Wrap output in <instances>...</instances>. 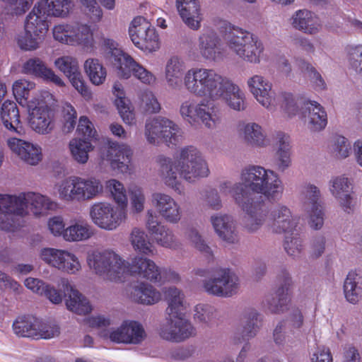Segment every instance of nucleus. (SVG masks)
<instances>
[{
    "instance_id": "obj_1",
    "label": "nucleus",
    "mask_w": 362,
    "mask_h": 362,
    "mask_svg": "<svg viewBox=\"0 0 362 362\" xmlns=\"http://www.w3.org/2000/svg\"><path fill=\"white\" fill-rule=\"evenodd\" d=\"M184 80L185 88L189 93L209 100L202 99L199 102L187 100L181 103L180 115L191 126L202 124L208 129L216 128L221 117L212 102L221 100L235 111H243L247 107L244 90L214 69L190 68Z\"/></svg>"
},
{
    "instance_id": "obj_2",
    "label": "nucleus",
    "mask_w": 362,
    "mask_h": 362,
    "mask_svg": "<svg viewBox=\"0 0 362 362\" xmlns=\"http://www.w3.org/2000/svg\"><path fill=\"white\" fill-rule=\"evenodd\" d=\"M240 177V182H220L218 190L223 196L232 197L235 204L245 213L243 228L254 233L264 226L267 216L263 196L269 200L279 199L284 189V184L276 172L261 165L245 167Z\"/></svg>"
},
{
    "instance_id": "obj_3",
    "label": "nucleus",
    "mask_w": 362,
    "mask_h": 362,
    "mask_svg": "<svg viewBox=\"0 0 362 362\" xmlns=\"http://www.w3.org/2000/svg\"><path fill=\"white\" fill-rule=\"evenodd\" d=\"M87 263L96 274L115 282L123 281L129 274L155 283L159 269L156 264L148 258L135 256L129 262L111 250L88 253Z\"/></svg>"
},
{
    "instance_id": "obj_4",
    "label": "nucleus",
    "mask_w": 362,
    "mask_h": 362,
    "mask_svg": "<svg viewBox=\"0 0 362 362\" xmlns=\"http://www.w3.org/2000/svg\"><path fill=\"white\" fill-rule=\"evenodd\" d=\"M159 176L163 183L181 193L178 175L189 182L209 176L210 170L202 153L192 146L180 149L175 160L164 156L158 157Z\"/></svg>"
},
{
    "instance_id": "obj_5",
    "label": "nucleus",
    "mask_w": 362,
    "mask_h": 362,
    "mask_svg": "<svg viewBox=\"0 0 362 362\" xmlns=\"http://www.w3.org/2000/svg\"><path fill=\"white\" fill-rule=\"evenodd\" d=\"M56 204L47 196L33 192L18 194H0V211L3 212L0 226L14 232L23 226V218L30 212L36 217L45 216Z\"/></svg>"
},
{
    "instance_id": "obj_6",
    "label": "nucleus",
    "mask_w": 362,
    "mask_h": 362,
    "mask_svg": "<svg viewBox=\"0 0 362 362\" xmlns=\"http://www.w3.org/2000/svg\"><path fill=\"white\" fill-rule=\"evenodd\" d=\"M211 23L219 31L226 47L233 55L246 63H260L264 46L257 36L218 16L211 18Z\"/></svg>"
},
{
    "instance_id": "obj_7",
    "label": "nucleus",
    "mask_w": 362,
    "mask_h": 362,
    "mask_svg": "<svg viewBox=\"0 0 362 362\" xmlns=\"http://www.w3.org/2000/svg\"><path fill=\"white\" fill-rule=\"evenodd\" d=\"M59 199L66 203L89 202L99 197L103 192L100 179L90 177L72 175L55 185Z\"/></svg>"
},
{
    "instance_id": "obj_8",
    "label": "nucleus",
    "mask_w": 362,
    "mask_h": 362,
    "mask_svg": "<svg viewBox=\"0 0 362 362\" xmlns=\"http://www.w3.org/2000/svg\"><path fill=\"white\" fill-rule=\"evenodd\" d=\"M73 0H40L25 18L24 30L45 36L49 17L66 18L74 8Z\"/></svg>"
},
{
    "instance_id": "obj_9",
    "label": "nucleus",
    "mask_w": 362,
    "mask_h": 362,
    "mask_svg": "<svg viewBox=\"0 0 362 362\" xmlns=\"http://www.w3.org/2000/svg\"><path fill=\"white\" fill-rule=\"evenodd\" d=\"M182 130L173 120L165 117H155L146 120L144 135L147 141L153 145L164 142L175 145L182 138Z\"/></svg>"
},
{
    "instance_id": "obj_10",
    "label": "nucleus",
    "mask_w": 362,
    "mask_h": 362,
    "mask_svg": "<svg viewBox=\"0 0 362 362\" xmlns=\"http://www.w3.org/2000/svg\"><path fill=\"white\" fill-rule=\"evenodd\" d=\"M89 217L100 229L112 231L127 218V209L108 202H97L90 206Z\"/></svg>"
},
{
    "instance_id": "obj_11",
    "label": "nucleus",
    "mask_w": 362,
    "mask_h": 362,
    "mask_svg": "<svg viewBox=\"0 0 362 362\" xmlns=\"http://www.w3.org/2000/svg\"><path fill=\"white\" fill-rule=\"evenodd\" d=\"M240 288L238 276L228 268L214 269L209 277L203 281V288L210 295L228 298L238 293Z\"/></svg>"
},
{
    "instance_id": "obj_12",
    "label": "nucleus",
    "mask_w": 362,
    "mask_h": 362,
    "mask_svg": "<svg viewBox=\"0 0 362 362\" xmlns=\"http://www.w3.org/2000/svg\"><path fill=\"white\" fill-rule=\"evenodd\" d=\"M159 336L172 342H182L196 336L197 330L185 314L165 316L158 328Z\"/></svg>"
},
{
    "instance_id": "obj_13",
    "label": "nucleus",
    "mask_w": 362,
    "mask_h": 362,
    "mask_svg": "<svg viewBox=\"0 0 362 362\" xmlns=\"http://www.w3.org/2000/svg\"><path fill=\"white\" fill-rule=\"evenodd\" d=\"M129 34L134 45L141 50L154 52L159 48V38L156 29L142 16L132 20Z\"/></svg>"
},
{
    "instance_id": "obj_14",
    "label": "nucleus",
    "mask_w": 362,
    "mask_h": 362,
    "mask_svg": "<svg viewBox=\"0 0 362 362\" xmlns=\"http://www.w3.org/2000/svg\"><path fill=\"white\" fill-rule=\"evenodd\" d=\"M247 86L256 101L269 111H274L278 105L277 95L273 83L260 74H255L247 80Z\"/></svg>"
},
{
    "instance_id": "obj_15",
    "label": "nucleus",
    "mask_w": 362,
    "mask_h": 362,
    "mask_svg": "<svg viewBox=\"0 0 362 362\" xmlns=\"http://www.w3.org/2000/svg\"><path fill=\"white\" fill-rule=\"evenodd\" d=\"M103 337L116 344L138 345L145 340L146 333L139 322L126 320L119 327L107 329Z\"/></svg>"
},
{
    "instance_id": "obj_16",
    "label": "nucleus",
    "mask_w": 362,
    "mask_h": 362,
    "mask_svg": "<svg viewBox=\"0 0 362 362\" xmlns=\"http://www.w3.org/2000/svg\"><path fill=\"white\" fill-rule=\"evenodd\" d=\"M197 49L200 56L207 62H218L223 59L224 52L221 47V39L211 27H204L199 35Z\"/></svg>"
},
{
    "instance_id": "obj_17",
    "label": "nucleus",
    "mask_w": 362,
    "mask_h": 362,
    "mask_svg": "<svg viewBox=\"0 0 362 362\" xmlns=\"http://www.w3.org/2000/svg\"><path fill=\"white\" fill-rule=\"evenodd\" d=\"M28 124L39 134H49L55 127L54 113L42 102H39L37 105L32 103L28 105Z\"/></svg>"
},
{
    "instance_id": "obj_18",
    "label": "nucleus",
    "mask_w": 362,
    "mask_h": 362,
    "mask_svg": "<svg viewBox=\"0 0 362 362\" xmlns=\"http://www.w3.org/2000/svg\"><path fill=\"white\" fill-rule=\"evenodd\" d=\"M264 209L267 211L266 218L268 217L267 226L272 233L277 234L288 233L296 227L297 218L293 216L291 209L286 206L277 204L268 211L264 204Z\"/></svg>"
},
{
    "instance_id": "obj_19",
    "label": "nucleus",
    "mask_w": 362,
    "mask_h": 362,
    "mask_svg": "<svg viewBox=\"0 0 362 362\" xmlns=\"http://www.w3.org/2000/svg\"><path fill=\"white\" fill-rule=\"evenodd\" d=\"M151 204L158 215L167 223H178L182 217L180 204L170 194L164 192H153Z\"/></svg>"
},
{
    "instance_id": "obj_20",
    "label": "nucleus",
    "mask_w": 362,
    "mask_h": 362,
    "mask_svg": "<svg viewBox=\"0 0 362 362\" xmlns=\"http://www.w3.org/2000/svg\"><path fill=\"white\" fill-rule=\"evenodd\" d=\"M330 194L347 214L354 211L355 201L351 180L344 175L332 177L328 182Z\"/></svg>"
},
{
    "instance_id": "obj_21",
    "label": "nucleus",
    "mask_w": 362,
    "mask_h": 362,
    "mask_svg": "<svg viewBox=\"0 0 362 362\" xmlns=\"http://www.w3.org/2000/svg\"><path fill=\"white\" fill-rule=\"evenodd\" d=\"M146 216V228L158 245L173 250L179 247V243L173 230L162 224L152 210H148Z\"/></svg>"
},
{
    "instance_id": "obj_22",
    "label": "nucleus",
    "mask_w": 362,
    "mask_h": 362,
    "mask_svg": "<svg viewBox=\"0 0 362 362\" xmlns=\"http://www.w3.org/2000/svg\"><path fill=\"white\" fill-rule=\"evenodd\" d=\"M8 149L25 163L35 166L42 160V148L36 144L16 137L6 140Z\"/></svg>"
},
{
    "instance_id": "obj_23",
    "label": "nucleus",
    "mask_w": 362,
    "mask_h": 362,
    "mask_svg": "<svg viewBox=\"0 0 362 362\" xmlns=\"http://www.w3.org/2000/svg\"><path fill=\"white\" fill-rule=\"evenodd\" d=\"M276 297H267L266 303L268 309L274 313L283 312L291 300L293 281L290 274L282 271L277 277Z\"/></svg>"
},
{
    "instance_id": "obj_24",
    "label": "nucleus",
    "mask_w": 362,
    "mask_h": 362,
    "mask_svg": "<svg viewBox=\"0 0 362 362\" xmlns=\"http://www.w3.org/2000/svg\"><path fill=\"white\" fill-rule=\"evenodd\" d=\"M210 223L218 238L227 244L239 241V233L235 218L228 214L217 213L211 216Z\"/></svg>"
},
{
    "instance_id": "obj_25",
    "label": "nucleus",
    "mask_w": 362,
    "mask_h": 362,
    "mask_svg": "<svg viewBox=\"0 0 362 362\" xmlns=\"http://www.w3.org/2000/svg\"><path fill=\"white\" fill-rule=\"evenodd\" d=\"M262 322V316L254 308H246L242 313L240 327L237 331L233 340L235 343L248 342L255 338L259 332Z\"/></svg>"
},
{
    "instance_id": "obj_26",
    "label": "nucleus",
    "mask_w": 362,
    "mask_h": 362,
    "mask_svg": "<svg viewBox=\"0 0 362 362\" xmlns=\"http://www.w3.org/2000/svg\"><path fill=\"white\" fill-rule=\"evenodd\" d=\"M122 63L116 69L119 77L128 79L133 76L145 85H153L156 81V76L144 66L136 62L130 55H122Z\"/></svg>"
},
{
    "instance_id": "obj_27",
    "label": "nucleus",
    "mask_w": 362,
    "mask_h": 362,
    "mask_svg": "<svg viewBox=\"0 0 362 362\" xmlns=\"http://www.w3.org/2000/svg\"><path fill=\"white\" fill-rule=\"evenodd\" d=\"M289 23L296 30L309 35H317L322 29V23L319 16L307 8L293 12L289 18Z\"/></svg>"
},
{
    "instance_id": "obj_28",
    "label": "nucleus",
    "mask_w": 362,
    "mask_h": 362,
    "mask_svg": "<svg viewBox=\"0 0 362 362\" xmlns=\"http://www.w3.org/2000/svg\"><path fill=\"white\" fill-rule=\"evenodd\" d=\"M300 119L311 132H319L327 124V114L325 108L314 100H309L305 103L300 112Z\"/></svg>"
},
{
    "instance_id": "obj_29",
    "label": "nucleus",
    "mask_w": 362,
    "mask_h": 362,
    "mask_svg": "<svg viewBox=\"0 0 362 362\" xmlns=\"http://www.w3.org/2000/svg\"><path fill=\"white\" fill-rule=\"evenodd\" d=\"M60 285L64 296H67L65 303L69 310L81 315H87L92 311L93 308L89 300L76 290L68 279L62 278L60 280Z\"/></svg>"
},
{
    "instance_id": "obj_30",
    "label": "nucleus",
    "mask_w": 362,
    "mask_h": 362,
    "mask_svg": "<svg viewBox=\"0 0 362 362\" xmlns=\"http://www.w3.org/2000/svg\"><path fill=\"white\" fill-rule=\"evenodd\" d=\"M176 8L183 23L191 30H198L203 20L199 0H176Z\"/></svg>"
},
{
    "instance_id": "obj_31",
    "label": "nucleus",
    "mask_w": 362,
    "mask_h": 362,
    "mask_svg": "<svg viewBox=\"0 0 362 362\" xmlns=\"http://www.w3.org/2000/svg\"><path fill=\"white\" fill-rule=\"evenodd\" d=\"M22 72L38 77L47 83H52L59 87L65 86L62 78L39 58H31L27 60L22 66Z\"/></svg>"
},
{
    "instance_id": "obj_32",
    "label": "nucleus",
    "mask_w": 362,
    "mask_h": 362,
    "mask_svg": "<svg viewBox=\"0 0 362 362\" xmlns=\"http://www.w3.org/2000/svg\"><path fill=\"white\" fill-rule=\"evenodd\" d=\"M132 155L133 152L130 146L121 144L108 148L106 153L103 156V159L109 160L114 170L127 173L130 171Z\"/></svg>"
},
{
    "instance_id": "obj_33",
    "label": "nucleus",
    "mask_w": 362,
    "mask_h": 362,
    "mask_svg": "<svg viewBox=\"0 0 362 362\" xmlns=\"http://www.w3.org/2000/svg\"><path fill=\"white\" fill-rule=\"evenodd\" d=\"M240 136L243 141L250 146L265 148L270 144L265 129L258 123L247 122L239 129Z\"/></svg>"
},
{
    "instance_id": "obj_34",
    "label": "nucleus",
    "mask_w": 362,
    "mask_h": 362,
    "mask_svg": "<svg viewBox=\"0 0 362 362\" xmlns=\"http://www.w3.org/2000/svg\"><path fill=\"white\" fill-rule=\"evenodd\" d=\"M185 62L177 56H173L168 59L165 66V78L168 86L173 90H180L185 86L184 78L186 73Z\"/></svg>"
},
{
    "instance_id": "obj_35",
    "label": "nucleus",
    "mask_w": 362,
    "mask_h": 362,
    "mask_svg": "<svg viewBox=\"0 0 362 362\" xmlns=\"http://www.w3.org/2000/svg\"><path fill=\"white\" fill-rule=\"evenodd\" d=\"M64 233V240L69 243L85 241L94 234L92 226L82 216L71 219Z\"/></svg>"
},
{
    "instance_id": "obj_36",
    "label": "nucleus",
    "mask_w": 362,
    "mask_h": 362,
    "mask_svg": "<svg viewBox=\"0 0 362 362\" xmlns=\"http://www.w3.org/2000/svg\"><path fill=\"white\" fill-rule=\"evenodd\" d=\"M129 296L132 301L145 305L156 304L162 298L161 293L157 288L145 282L132 286Z\"/></svg>"
},
{
    "instance_id": "obj_37",
    "label": "nucleus",
    "mask_w": 362,
    "mask_h": 362,
    "mask_svg": "<svg viewBox=\"0 0 362 362\" xmlns=\"http://www.w3.org/2000/svg\"><path fill=\"white\" fill-rule=\"evenodd\" d=\"M163 291L168 305L165 316L184 314L188 308L184 292L173 286L164 288Z\"/></svg>"
},
{
    "instance_id": "obj_38",
    "label": "nucleus",
    "mask_w": 362,
    "mask_h": 362,
    "mask_svg": "<svg viewBox=\"0 0 362 362\" xmlns=\"http://www.w3.org/2000/svg\"><path fill=\"white\" fill-rule=\"evenodd\" d=\"M0 117L4 127L11 133L21 134L23 127L21 124L19 110L16 104L6 100L1 105Z\"/></svg>"
},
{
    "instance_id": "obj_39",
    "label": "nucleus",
    "mask_w": 362,
    "mask_h": 362,
    "mask_svg": "<svg viewBox=\"0 0 362 362\" xmlns=\"http://www.w3.org/2000/svg\"><path fill=\"white\" fill-rule=\"evenodd\" d=\"M71 45L89 49L94 47L93 33L90 26L78 21L71 22Z\"/></svg>"
},
{
    "instance_id": "obj_40",
    "label": "nucleus",
    "mask_w": 362,
    "mask_h": 362,
    "mask_svg": "<svg viewBox=\"0 0 362 362\" xmlns=\"http://www.w3.org/2000/svg\"><path fill=\"white\" fill-rule=\"evenodd\" d=\"M344 293L346 300L354 305L362 298L361 276L356 272L348 273L344 283Z\"/></svg>"
},
{
    "instance_id": "obj_41",
    "label": "nucleus",
    "mask_w": 362,
    "mask_h": 362,
    "mask_svg": "<svg viewBox=\"0 0 362 362\" xmlns=\"http://www.w3.org/2000/svg\"><path fill=\"white\" fill-rule=\"evenodd\" d=\"M129 241L134 250L138 252L148 256L153 255L156 253V249L148 239L147 234L141 228H134L132 229Z\"/></svg>"
},
{
    "instance_id": "obj_42",
    "label": "nucleus",
    "mask_w": 362,
    "mask_h": 362,
    "mask_svg": "<svg viewBox=\"0 0 362 362\" xmlns=\"http://www.w3.org/2000/svg\"><path fill=\"white\" fill-rule=\"evenodd\" d=\"M40 322L32 316H20L13 323L14 333L19 337L35 338Z\"/></svg>"
},
{
    "instance_id": "obj_43",
    "label": "nucleus",
    "mask_w": 362,
    "mask_h": 362,
    "mask_svg": "<svg viewBox=\"0 0 362 362\" xmlns=\"http://www.w3.org/2000/svg\"><path fill=\"white\" fill-rule=\"evenodd\" d=\"M69 147L72 158L80 164H85L88 162V153L94 148L90 141L78 138L71 139Z\"/></svg>"
},
{
    "instance_id": "obj_44",
    "label": "nucleus",
    "mask_w": 362,
    "mask_h": 362,
    "mask_svg": "<svg viewBox=\"0 0 362 362\" xmlns=\"http://www.w3.org/2000/svg\"><path fill=\"white\" fill-rule=\"evenodd\" d=\"M84 69L93 84L99 86L105 81L107 77L106 69L98 59L89 58L86 59L84 63Z\"/></svg>"
},
{
    "instance_id": "obj_45",
    "label": "nucleus",
    "mask_w": 362,
    "mask_h": 362,
    "mask_svg": "<svg viewBox=\"0 0 362 362\" xmlns=\"http://www.w3.org/2000/svg\"><path fill=\"white\" fill-rule=\"evenodd\" d=\"M321 196V192L318 187L310 183L305 185L300 191L303 209L322 206Z\"/></svg>"
},
{
    "instance_id": "obj_46",
    "label": "nucleus",
    "mask_w": 362,
    "mask_h": 362,
    "mask_svg": "<svg viewBox=\"0 0 362 362\" xmlns=\"http://www.w3.org/2000/svg\"><path fill=\"white\" fill-rule=\"evenodd\" d=\"M185 237L190 244L207 259H211L214 257V252L211 247L206 243L200 233L194 228L187 230Z\"/></svg>"
},
{
    "instance_id": "obj_47",
    "label": "nucleus",
    "mask_w": 362,
    "mask_h": 362,
    "mask_svg": "<svg viewBox=\"0 0 362 362\" xmlns=\"http://www.w3.org/2000/svg\"><path fill=\"white\" fill-rule=\"evenodd\" d=\"M35 82L26 79H19L13 83L12 89L13 95L18 103L21 105H28L33 103H28V101L30 92L35 89Z\"/></svg>"
},
{
    "instance_id": "obj_48",
    "label": "nucleus",
    "mask_w": 362,
    "mask_h": 362,
    "mask_svg": "<svg viewBox=\"0 0 362 362\" xmlns=\"http://www.w3.org/2000/svg\"><path fill=\"white\" fill-rule=\"evenodd\" d=\"M57 270L69 274H76L81 270V264L75 254L67 250H64Z\"/></svg>"
},
{
    "instance_id": "obj_49",
    "label": "nucleus",
    "mask_w": 362,
    "mask_h": 362,
    "mask_svg": "<svg viewBox=\"0 0 362 362\" xmlns=\"http://www.w3.org/2000/svg\"><path fill=\"white\" fill-rule=\"evenodd\" d=\"M105 187L117 206L127 209L128 199L123 184L115 179H110L106 181Z\"/></svg>"
},
{
    "instance_id": "obj_50",
    "label": "nucleus",
    "mask_w": 362,
    "mask_h": 362,
    "mask_svg": "<svg viewBox=\"0 0 362 362\" xmlns=\"http://www.w3.org/2000/svg\"><path fill=\"white\" fill-rule=\"evenodd\" d=\"M296 337V334H292L291 330L286 331L284 322L277 324L273 332L274 343L284 349L288 350L291 347Z\"/></svg>"
},
{
    "instance_id": "obj_51",
    "label": "nucleus",
    "mask_w": 362,
    "mask_h": 362,
    "mask_svg": "<svg viewBox=\"0 0 362 362\" xmlns=\"http://www.w3.org/2000/svg\"><path fill=\"white\" fill-rule=\"evenodd\" d=\"M44 37L38 33H28L24 30L17 36L16 41L18 47L25 51H33L38 49L44 40Z\"/></svg>"
},
{
    "instance_id": "obj_52",
    "label": "nucleus",
    "mask_w": 362,
    "mask_h": 362,
    "mask_svg": "<svg viewBox=\"0 0 362 362\" xmlns=\"http://www.w3.org/2000/svg\"><path fill=\"white\" fill-rule=\"evenodd\" d=\"M329 149L334 157L339 159H344L350 156L351 146L348 139L339 135L332 139Z\"/></svg>"
},
{
    "instance_id": "obj_53",
    "label": "nucleus",
    "mask_w": 362,
    "mask_h": 362,
    "mask_svg": "<svg viewBox=\"0 0 362 362\" xmlns=\"http://www.w3.org/2000/svg\"><path fill=\"white\" fill-rule=\"evenodd\" d=\"M346 57L350 67L362 75V44H349L346 47Z\"/></svg>"
},
{
    "instance_id": "obj_54",
    "label": "nucleus",
    "mask_w": 362,
    "mask_h": 362,
    "mask_svg": "<svg viewBox=\"0 0 362 362\" xmlns=\"http://www.w3.org/2000/svg\"><path fill=\"white\" fill-rule=\"evenodd\" d=\"M54 65L67 78L80 71L77 59L71 55H64L57 58Z\"/></svg>"
},
{
    "instance_id": "obj_55",
    "label": "nucleus",
    "mask_w": 362,
    "mask_h": 362,
    "mask_svg": "<svg viewBox=\"0 0 362 362\" xmlns=\"http://www.w3.org/2000/svg\"><path fill=\"white\" fill-rule=\"evenodd\" d=\"M78 1L83 8L86 16L91 23H96L101 21L103 11L98 0H78Z\"/></svg>"
},
{
    "instance_id": "obj_56",
    "label": "nucleus",
    "mask_w": 362,
    "mask_h": 362,
    "mask_svg": "<svg viewBox=\"0 0 362 362\" xmlns=\"http://www.w3.org/2000/svg\"><path fill=\"white\" fill-rule=\"evenodd\" d=\"M102 43L109 55L111 63L116 69L122 62V55L128 57L129 54L118 48L117 42L112 39L103 38Z\"/></svg>"
},
{
    "instance_id": "obj_57",
    "label": "nucleus",
    "mask_w": 362,
    "mask_h": 362,
    "mask_svg": "<svg viewBox=\"0 0 362 362\" xmlns=\"http://www.w3.org/2000/svg\"><path fill=\"white\" fill-rule=\"evenodd\" d=\"M131 210L134 214L141 213L145 207L146 196L142 188L134 186L129 189Z\"/></svg>"
},
{
    "instance_id": "obj_58",
    "label": "nucleus",
    "mask_w": 362,
    "mask_h": 362,
    "mask_svg": "<svg viewBox=\"0 0 362 362\" xmlns=\"http://www.w3.org/2000/svg\"><path fill=\"white\" fill-rule=\"evenodd\" d=\"M194 312V320L205 325H209L216 317V310L210 305H197Z\"/></svg>"
},
{
    "instance_id": "obj_59",
    "label": "nucleus",
    "mask_w": 362,
    "mask_h": 362,
    "mask_svg": "<svg viewBox=\"0 0 362 362\" xmlns=\"http://www.w3.org/2000/svg\"><path fill=\"white\" fill-rule=\"evenodd\" d=\"M62 120L63 122V129L65 132H71L75 127L77 114L75 108L68 103H65L62 106Z\"/></svg>"
},
{
    "instance_id": "obj_60",
    "label": "nucleus",
    "mask_w": 362,
    "mask_h": 362,
    "mask_svg": "<svg viewBox=\"0 0 362 362\" xmlns=\"http://www.w3.org/2000/svg\"><path fill=\"white\" fill-rule=\"evenodd\" d=\"M71 22L60 23L53 26L52 33L55 41L71 45Z\"/></svg>"
},
{
    "instance_id": "obj_61",
    "label": "nucleus",
    "mask_w": 362,
    "mask_h": 362,
    "mask_svg": "<svg viewBox=\"0 0 362 362\" xmlns=\"http://www.w3.org/2000/svg\"><path fill=\"white\" fill-rule=\"evenodd\" d=\"M286 324L291 330L292 334L299 332L304 324V315L301 309L297 307L291 308L286 317Z\"/></svg>"
},
{
    "instance_id": "obj_62",
    "label": "nucleus",
    "mask_w": 362,
    "mask_h": 362,
    "mask_svg": "<svg viewBox=\"0 0 362 362\" xmlns=\"http://www.w3.org/2000/svg\"><path fill=\"white\" fill-rule=\"evenodd\" d=\"M181 281L182 277L178 272L170 267H159L157 279L155 280L154 284L158 285H163L166 283L177 284Z\"/></svg>"
},
{
    "instance_id": "obj_63",
    "label": "nucleus",
    "mask_w": 362,
    "mask_h": 362,
    "mask_svg": "<svg viewBox=\"0 0 362 362\" xmlns=\"http://www.w3.org/2000/svg\"><path fill=\"white\" fill-rule=\"evenodd\" d=\"M139 98L141 105L146 112L148 113H157L160 111V105L151 90L148 89L144 90L141 92Z\"/></svg>"
},
{
    "instance_id": "obj_64",
    "label": "nucleus",
    "mask_w": 362,
    "mask_h": 362,
    "mask_svg": "<svg viewBox=\"0 0 362 362\" xmlns=\"http://www.w3.org/2000/svg\"><path fill=\"white\" fill-rule=\"evenodd\" d=\"M63 250L54 247H44L40 251V258L47 265L57 269Z\"/></svg>"
}]
</instances>
